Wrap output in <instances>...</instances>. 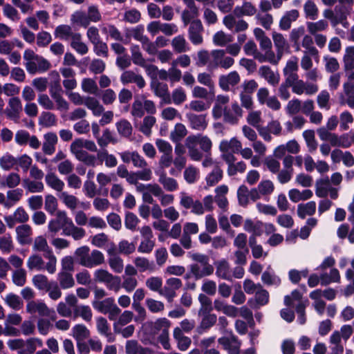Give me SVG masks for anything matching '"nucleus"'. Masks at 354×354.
I'll return each mask as SVG.
<instances>
[{
    "label": "nucleus",
    "instance_id": "1",
    "mask_svg": "<svg viewBox=\"0 0 354 354\" xmlns=\"http://www.w3.org/2000/svg\"><path fill=\"white\" fill-rule=\"evenodd\" d=\"M206 114L196 115L192 113H186V118L189 122V127L192 129L198 131H203L207 127V121L206 120Z\"/></svg>",
    "mask_w": 354,
    "mask_h": 354
},
{
    "label": "nucleus",
    "instance_id": "2",
    "mask_svg": "<svg viewBox=\"0 0 354 354\" xmlns=\"http://www.w3.org/2000/svg\"><path fill=\"white\" fill-rule=\"evenodd\" d=\"M240 82V76L237 71H234L228 75H222L219 77L218 84L220 88L224 91H230V85L234 86Z\"/></svg>",
    "mask_w": 354,
    "mask_h": 354
},
{
    "label": "nucleus",
    "instance_id": "3",
    "mask_svg": "<svg viewBox=\"0 0 354 354\" xmlns=\"http://www.w3.org/2000/svg\"><path fill=\"white\" fill-rule=\"evenodd\" d=\"M50 75L53 78L50 84L49 93L53 100L62 96V88L60 84V76L57 71H53L50 72Z\"/></svg>",
    "mask_w": 354,
    "mask_h": 354
},
{
    "label": "nucleus",
    "instance_id": "4",
    "mask_svg": "<svg viewBox=\"0 0 354 354\" xmlns=\"http://www.w3.org/2000/svg\"><path fill=\"white\" fill-rule=\"evenodd\" d=\"M316 211V203L315 201H309L306 204L300 203L297 206V215L304 219L306 215L313 216Z\"/></svg>",
    "mask_w": 354,
    "mask_h": 354
},
{
    "label": "nucleus",
    "instance_id": "5",
    "mask_svg": "<svg viewBox=\"0 0 354 354\" xmlns=\"http://www.w3.org/2000/svg\"><path fill=\"white\" fill-rule=\"evenodd\" d=\"M260 288L261 289L259 290L256 292L255 300H254L253 299H250L248 301V304L250 307H253V305L254 304V303H257L259 306H264L268 303V301H269L268 292L266 290L262 288V287Z\"/></svg>",
    "mask_w": 354,
    "mask_h": 354
},
{
    "label": "nucleus",
    "instance_id": "6",
    "mask_svg": "<svg viewBox=\"0 0 354 354\" xmlns=\"http://www.w3.org/2000/svg\"><path fill=\"white\" fill-rule=\"evenodd\" d=\"M33 285L39 290L49 291L52 288V283L48 282L46 276L44 274H36L32 277Z\"/></svg>",
    "mask_w": 354,
    "mask_h": 354
},
{
    "label": "nucleus",
    "instance_id": "7",
    "mask_svg": "<svg viewBox=\"0 0 354 354\" xmlns=\"http://www.w3.org/2000/svg\"><path fill=\"white\" fill-rule=\"evenodd\" d=\"M72 332L76 342L84 340L90 336L89 330L84 324H79L75 325L72 328Z\"/></svg>",
    "mask_w": 354,
    "mask_h": 354
},
{
    "label": "nucleus",
    "instance_id": "8",
    "mask_svg": "<svg viewBox=\"0 0 354 354\" xmlns=\"http://www.w3.org/2000/svg\"><path fill=\"white\" fill-rule=\"evenodd\" d=\"M118 133L124 138H129L132 134V126L126 119H122L115 124Z\"/></svg>",
    "mask_w": 354,
    "mask_h": 354
},
{
    "label": "nucleus",
    "instance_id": "9",
    "mask_svg": "<svg viewBox=\"0 0 354 354\" xmlns=\"http://www.w3.org/2000/svg\"><path fill=\"white\" fill-rule=\"evenodd\" d=\"M45 180L46 184L51 188L60 192L63 189L64 183L54 173L46 174Z\"/></svg>",
    "mask_w": 354,
    "mask_h": 354
},
{
    "label": "nucleus",
    "instance_id": "10",
    "mask_svg": "<svg viewBox=\"0 0 354 354\" xmlns=\"http://www.w3.org/2000/svg\"><path fill=\"white\" fill-rule=\"evenodd\" d=\"M159 182L167 191L174 192L178 189L177 181L174 178L167 177L165 171L160 175Z\"/></svg>",
    "mask_w": 354,
    "mask_h": 354
},
{
    "label": "nucleus",
    "instance_id": "11",
    "mask_svg": "<svg viewBox=\"0 0 354 354\" xmlns=\"http://www.w3.org/2000/svg\"><path fill=\"white\" fill-rule=\"evenodd\" d=\"M113 303L114 299L112 297H109L101 301H94L93 302V306L100 313L106 314L108 313Z\"/></svg>",
    "mask_w": 354,
    "mask_h": 354
},
{
    "label": "nucleus",
    "instance_id": "12",
    "mask_svg": "<svg viewBox=\"0 0 354 354\" xmlns=\"http://www.w3.org/2000/svg\"><path fill=\"white\" fill-rule=\"evenodd\" d=\"M198 301L201 304V308L199 310V315L201 314H208L213 310L212 301L205 294L201 293L198 295Z\"/></svg>",
    "mask_w": 354,
    "mask_h": 354
},
{
    "label": "nucleus",
    "instance_id": "13",
    "mask_svg": "<svg viewBox=\"0 0 354 354\" xmlns=\"http://www.w3.org/2000/svg\"><path fill=\"white\" fill-rule=\"evenodd\" d=\"M187 131L182 123H177L174 130L171 132L170 138L174 142H178L187 135Z\"/></svg>",
    "mask_w": 354,
    "mask_h": 354
},
{
    "label": "nucleus",
    "instance_id": "14",
    "mask_svg": "<svg viewBox=\"0 0 354 354\" xmlns=\"http://www.w3.org/2000/svg\"><path fill=\"white\" fill-rule=\"evenodd\" d=\"M89 248L86 245L80 247L76 249L75 254L80 257V263L87 268L88 266H91L90 262V257L88 256Z\"/></svg>",
    "mask_w": 354,
    "mask_h": 354
},
{
    "label": "nucleus",
    "instance_id": "15",
    "mask_svg": "<svg viewBox=\"0 0 354 354\" xmlns=\"http://www.w3.org/2000/svg\"><path fill=\"white\" fill-rule=\"evenodd\" d=\"M222 178V169L218 167H216L214 169L206 176L205 180L208 186H214L218 183Z\"/></svg>",
    "mask_w": 354,
    "mask_h": 354
},
{
    "label": "nucleus",
    "instance_id": "16",
    "mask_svg": "<svg viewBox=\"0 0 354 354\" xmlns=\"http://www.w3.org/2000/svg\"><path fill=\"white\" fill-rule=\"evenodd\" d=\"M335 19L333 21V25L336 26L339 24H343V21L347 19V10L344 6H336L335 8Z\"/></svg>",
    "mask_w": 354,
    "mask_h": 354
},
{
    "label": "nucleus",
    "instance_id": "17",
    "mask_svg": "<svg viewBox=\"0 0 354 354\" xmlns=\"http://www.w3.org/2000/svg\"><path fill=\"white\" fill-rule=\"evenodd\" d=\"M131 52L133 64L140 66L142 67L145 66V61L142 57V53L140 51L139 46L136 44H133L131 46Z\"/></svg>",
    "mask_w": 354,
    "mask_h": 354
},
{
    "label": "nucleus",
    "instance_id": "18",
    "mask_svg": "<svg viewBox=\"0 0 354 354\" xmlns=\"http://www.w3.org/2000/svg\"><path fill=\"white\" fill-rule=\"evenodd\" d=\"M39 124L45 127H50L56 124L55 115L50 112H43L39 117Z\"/></svg>",
    "mask_w": 354,
    "mask_h": 354
},
{
    "label": "nucleus",
    "instance_id": "19",
    "mask_svg": "<svg viewBox=\"0 0 354 354\" xmlns=\"http://www.w3.org/2000/svg\"><path fill=\"white\" fill-rule=\"evenodd\" d=\"M203 317L200 324V328L204 330H208L213 326L217 320V317L215 314H201Z\"/></svg>",
    "mask_w": 354,
    "mask_h": 354
},
{
    "label": "nucleus",
    "instance_id": "20",
    "mask_svg": "<svg viewBox=\"0 0 354 354\" xmlns=\"http://www.w3.org/2000/svg\"><path fill=\"white\" fill-rule=\"evenodd\" d=\"M18 241L21 244L26 243L25 239L32 233V229L29 225H21L16 228Z\"/></svg>",
    "mask_w": 354,
    "mask_h": 354
},
{
    "label": "nucleus",
    "instance_id": "21",
    "mask_svg": "<svg viewBox=\"0 0 354 354\" xmlns=\"http://www.w3.org/2000/svg\"><path fill=\"white\" fill-rule=\"evenodd\" d=\"M59 281L62 289L72 288L75 285V281L71 274L68 272H61L59 274Z\"/></svg>",
    "mask_w": 354,
    "mask_h": 354
},
{
    "label": "nucleus",
    "instance_id": "22",
    "mask_svg": "<svg viewBox=\"0 0 354 354\" xmlns=\"http://www.w3.org/2000/svg\"><path fill=\"white\" fill-rule=\"evenodd\" d=\"M261 280L263 283L267 286L274 285L278 286L281 284L280 278L274 274H271L268 270L263 272L261 275Z\"/></svg>",
    "mask_w": 354,
    "mask_h": 354
},
{
    "label": "nucleus",
    "instance_id": "23",
    "mask_svg": "<svg viewBox=\"0 0 354 354\" xmlns=\"http://www.w3.org/2000/svg\"><path fill=\"white\" fill-rule=\"evenodd\" d=\"M330 185L329 178L326 176L325 178H320L316 182V190L315 194L319 198H324L328 194V189L325 187H321V185L328 186Z\"/></svg>",
    "mask_w": 354,
    "mask_h": 354
},
{
    "label": "nucleus",
    "instance_id": "24",
    "mask_svg": "<svg viewBox=\"0 0 354 354\" xmlns=\"http://www.w3.org/2000/svg\"><path fill=\"white\" fill-rule=\"evenodd\" d=\"M304 12L307 18L315 20L318 16V9L312 1H308L304 4Z\"/></svg>",
    "mask_w": 354,
    "mask_h": 354
},
{
    "label": "nucleus",
    "instance_id": "25",
    "mask_svg": "<svg viewBox=\"0 0 354 354\" xmlns=\"http://www.w3.org/2000/svg\"><path fill=\"white\" fill-rule=\"evenodd\" d=\"M71 21L74 24H78L80 26L86 28L89 25V18L82 11H76L71 16Z\"/></svg>",
    "mask_w": 354,
    "mask_h": 354
},
{
    "label": "nucleus",
    "instance_id": "26",
    "mask_svg": "<svg viewBox=\"0 0 354 354\" xmlns=\"http://www.w3.org/2000/svg\"><path fill=\"white\" fill-rule=\"evenodd\" d=\"M20 183V176L17 173H10L6 178L5 181L0 183L1 186L3 187H8L9 188H14L17 187Z\"/></svg>",
    "mask_w": 354,
    "mask_h": 354
},
{
    "label": "nucleus",
    "instance_id": "27",
    "mask_svg": "<svg viewBox=\"0 0 354 354\" xmlns=\"http://www.w3.org/2000/svg\"><path fill=\"white\" fill-rule=\"evenodd\" d=\"M248 188L245 185H241L237 190V198L241 206L246 207L248 204Z\"/></svg>",
    "mask_w": 354,
    "mask_h": 354
},
{
    "label": "nucleus",
    "instance_id": "28",
    "mask_svg": "<svg viewBox=\"0 0 354 354\" xmlns=\"http://www.w3.org/2000/svg\"><path fill=\"white\" fill-rule=\"evenodd\" d=\"M145 189H147L149 192L155 196H160L162 194V190L158 184H148L145 185L144 184L140 183L137 185V190L138 192H143Z\"/></svg>",
    "mask_w": 354,
    "mask_h": 354
},
{
    "label": "nucleus",
    "instance_id": "29",
    "mask_svg": "<svg viewBox=\"0 0 354 354\" xmlns=\"http://www.w3.org/2000/svg\"><path fill=\"white\" fill-rule=\"evenodd\" d=\"M139 221L140 220L134 213L131 212L126 213L124 218V225L126 228L133 231L135 230Z\"/></svg>",
    "mask_w": 354,
    "mask_h": 354
},
{
    "label": "nucleus",
    "instance_id": "30",
    "mask_svg": "<svg viewBox=\"0 0 354 354\" xmlns=\"http://www.w3.org/2000/svg\"><path fill=\"white\" fill-rule=\"evenodd\" d=\"M75 317L80 316L86 322H90L92 319V311L88 306H82L80 308H76L74 310Z\"/></svg>",
    "mask_w": 354,
    "mask_h": 354
},
{
    "label": "nucleus",
    "instance_id": "31",
    "mask_svg": "<svg viewBox=\"0 0 354 354\" xmlns=\"http://www.w3.org/2000/svg\"><path fill=\"white\" fill-rule=\"evenodd\" d=\"M119 252L125 255H129L135 252L136 246L134 243H129L127 240H122L118 244Z\"/></svg>",
    "mask_w": 354,
    "mask_h": 354
},
{
    "label": "nucleus",
    "instance_id": "32",
    "mask_svg": "<svg viewBox=\"0 0 354 354\" xmlns=\"http://www.w3.org/2000/svg\"><path fill=\"white\" fill-rule=\"evenodd\" d=\"M198 170L194 166L190 165L184 171V178L189 184L194 183L196 181Z\"/></svg>",
    "mask_w": 354,
    "mask_h": 354
},
{
    "label": "nucleus",
    "instance_id": "33",
    "mask_svg": "<svg viewBox=\"0 0 354 354\" xmlns=\"http://www.w3.org/2000/svg\"><path fill=\"white\" fill-rule=\"evenodd\" d=\"M328 26V22L324 19H321L317 22H308L307 27L308 31L314 35L317 31L325 30Z\"/></svg>",
    "mask_w": 354,
    "mask_h": 354
},
{
    "label": "nucleus",
    "instance_id": "34",
    "mask_svg": "<svg viewBox=\"0 0 354 354\" xmlns=\"http://www.w3.org/2000/svg\"><path fill=\"white\" fill-rule=\"evenodd\" d=\"M17 164V159L11 154H6L0 159V166L4 170L10 169L14 165Z\"/></svg>",
    "mask_w": 354,
    "mask_h": 354
},
{
    "label": "nucleus",
    "instance_id": "35",
    "mask_svg": "<svg viewBox=\"0 0 354 354\" xmlns=\"http://www.w3.org/2000/svg\"><path fill=\"white\" fill-rule=\"evenodd\" d=\"M141 14L139 10L136 8L127 10L124 12V20L130 24H136L140 21Z\"/></svg>",
    "mask_w": 354,
    "mask_h": 354
},
{
    "label": "nucleus",
    "instance_id": "36",
    "mask_svg": "<svg viewBox=\"0 0 354 354\" xmlns=\"http://www.w3.org/2000/svg\"><path fill=\"white\" fill-rule=\"evenodd\" d=\"M7 304L14 310H19L23 304L19 297L14 293H9L6 296Z\"/></svg>",
    "mask_w": 354,
    "mask_h": 354
},
{
    "label": "nucleus",
    "instance_id": "37",
    "mask_svg": "<svg viewBox=\"0 0 354 354\" xmlns=\"http://www.w3.org/2000/svg\"><path fill=\"white\" fill-rule=\"evenodd\" d=\"M72 35L71 28L68 25H59L55 30V36L62 39H67Z\"/></svg>",
    "mask_w": 354,
    "mask_h": 354
},
{
    "label": "nucleus",
    "instance_id": "38",
    "mask_svg": "<svg viewBox=\"0 0 354 354\" xmlns=\"http://www.w3.org/2000/svg\"><path fill=\"white\" fill-rule=\"evenodd\" d=\"M213 41L216 46H225L227 43L232 41V37L227 38L224 32L220 30L214 34Z\"/></svg>",
    "mask_w": 354,
    "mask_h": 354
},
{
    "label": "nucleus",
    "instance_id": "39",
    "mask_svg": "<svg viewBox=\"0 0 354 354\" xmlns=\"http://www.w3.org/2000/svg\"><path fill=\"white\" fill-rule=\"evenodd\" d=\"M104 257L102 252L97 250H93L91 252V255L90 257V262L89 263L91 266H88L87 268H93L95 266H99L104 263Z\"/></svg>",
    "mask_w": 354,
    "mask_h": 354
},
{
    "label": "nucleus",
    "instance_id": "40",
    "mask_svg": "<svg viewBox=\"0 0 354 354\" xmlns=\"http://www.w3.org/2000/svg\"><path fill=\"white\" fill-rule=\"evenodd\" d=\"M12 241L10 234L0 237V250L3 252H10L12 249Z\"/></svg>",
    "mask_w": 354,
    "mask_h": 354
},
{
    "label": "nucleus",
    "instance_id": "41",
    "mask_svg": "<svg viewBox=\"0 0 354 354\" xmlns=\"http://www.w3.org/2000/svg\"><path fill=\"white\" fill-rule=\"evenodd\" d=\"M52 37L50 34L46 31H41L37 34V44L39 47L47 46L51 41Z\"/></svg>",
    "mask_w": 354,
    "mask_h": 354
},
{
    "label": "nucleus",
    "instance_id": "42",
    "mask_svg": "<svg viewBox=\"0 0 354 354\" xmlns=\"http://www.w3.org/2000/svg\"><path fill=\"white\" fill-rule=\"evenodd\" d=\"M186 41L183 36L178 35L172 40V46L176 52L181 53L186 51Z\"/></svg>",
    "mask_w": 354,
    "mask_h": 354
},
{
    "label": "nucleus",
    "instance_id": "43",
    "mask_svg": "<svg viewBox=\"0 0 354 354\" xmlns=\"http://www.w3.org/2000/svg\"><path fill=\"white\" fill-rule=\"evenodd\" d=\"M95 280L101 283H107L112 279L113 274L104 269H98L94 273Z\"/></svg>",
    "mask_w": 354,
    "mask_h": 354
},
{
    "label": "nucleus",
    "instance_id": "44",
    "mask_svg": "<svg viewBox=\"0 0 354 354\" xmlns=\"http://www.w3.org/2000/svg\"><path fill=\"white\" fill-rule=\"evenodd\" d=\"M107 222L109 225L115 230L121 229L122 223L120 216L115 213H110L106 216Z\"/></svg>",
    "mask_w": 354,
    "mask_h": 354
},
{
    "label": "nucleus",
    "instance_id": "45",
    "mask_svg": "<svg viewBox=\"0 0 354 354\" xmlns=\"http://www.w3.org/2000/svg\"><path fill=\"white\" fill-rule=\"evenodd\" d=\"M57 202L56 198L51 194L47 195L45 198V209L48 213L53 214L57 209Z\"/></svg>",
    "mask_w": 354,
    "mask_h": 354
},
{
    "label": "nucleus",
    "instance_id": "46",
    "mask_svg": "<svg viewBox=\"0 0 354 354\" xmlns=\"http://www.w3.org/2000/svg\"><path fill=\"white\" fill-rule=\"evenodd\" d=\"M146 304L151 313H158L164 310V304L151 298L146 300Z\"/></svg>",
    "mask_w": 354,
    "mask_h": 354
},
{
    "label": "nucleus",
    "instance_id": "47",
    "mask_svg": "<svg viewBox=\"0 0 354 354\" xmlns=\"http://www.w3.org/2000/svg\"><path fill=\"white\" fill-rule=\"evenodd\" d=\"M247 235L244 233H239L234 240V246L240 250H245L246 253L249 252V249L246 247Z\"/></svg>",
    "mask_w": 354,
    "mask_h": 354
},
{
    "label": "nucleus",
    "instance_id": "48",
    "mask_svg": "<svg viewBox=\"0 0 354 354\" xmlns=\"http://www.w3.org/2000/svg\"><path fill=\"white\" fill-rule=\"evenodd\" d=\"M228 263L225 259L221 261L218 262L217 266H216V274L217 276L221 277L224 279H230L229 277L227 276V273L228 271Z\"/></svg>",
    "mask_w": 354,
    "mask_h": 354
},
{
    "label": "nucleus",
    "instance_id": "49",
    "mask_svg": "<svg viewBox=\"0 0 354 354\" xmlns=\"http://www.w3.org/2000/svg\"><path fill=\"white\" fill-rule=\"evenodd\" d=\"M146 285L152 291H160L162 281L160 277H151L147 280Z\"/></svg>",
    "mask_w": 354,
    "mask_h": 354
},
{
    "label": "nucleus",
    "instance_id": "50",
    "mask_svg": "<svg viewBox=\"0 0 354 354\" xmlns=\"http://www.w3.org/2000/svg\"><path fill=\"white\" fill-rule=\"evenodd\" d=\"M258 188H259V192L262 195H266V194H271L274 191V187L271 180H266L261 181L259 184Z\"/></svg>",
    "mask_w": 354,
    "mask_h": 354
},
{
    "label": "nucleus",
    "instance_id": "51",
    "mask_svg": "<svg viewBox=\"0 0 354 354\" xmlns=\"http://www.w3.org/2000/svg\"><path fill=\"white\" fill-rule=\"evenodd\" d=\"M12 281L17 286H23L26 283V272L24 269L15 271Z\"/></svg>",
    "mask_w": 354,
    "mask_h": 354
},
{
    "label": "nucleus",
    "instance_id": "52",
    "mask_svg": "<svg viewBox=\"0 0 354 354\" xmlns=\"http://www.w3.org/2000/svg\"><path fill=\"white\" fill-rule=\"evenodd\" d=\"M172 100L175 104H180L186 100V94L181 87L173 91Z\"/></svg>",
    "mask_w": 354,
    "mask_h": 354
},
{
    "label": "nucleus",
    "instance_id": "53",
    "mask_svg": "<svg viewBox=\"0 0 354 354\" xmlns=\"http://www.w3.org/2000/svg\"><path fill=\"white\" fill-rule=\"evenodd\" d=\"M82 88L85 92L93 93L97 89V86L93 80L84 78L82 82Z\"/></svg>",
    "mask_w": 354,
    "mask_h": 354
},
{
    "label": "nucleus",
    "instance_id": "54",
    "mask_svg": "<svg viewBox=\"0 0 354 354\" xmlns=\"http://www.w3.org/2000/svg\"><path fill=\"white\" fill-rule=\"evenodd\" d=\"M94 52L98 56L108 57V46L106 43L99 40L94 43Z\"/></svg>",
    "mask_w": 354,
    "mask_h": 354
},
{
    "label": "nucleus",
    "instance_id": "55",
    "mask_svg": "<svg viewBox=\"0 0 354 354\" xmlns=\"http://www.w3.org/2000/svg\"><path fill=\"white\" fill-rule=\"evenodd\" d=\"M272 39L276 48H277L278 53L282 52L286 46V39L281 33L273 32Z\"/></svg>",
    "mask_w": 354,
    "mask_h": 354
},
{
    "label": "nucleus",
    "instance_id": "56",
    "mask_svg": "<svg viewBox=\"0 0 354 354\" xmlns=\"http://www.w3.org/2000/svg\"><path fill=\"white\" fill-rule=\"evenodd\" d=\"M24 183L27 185V188L31 193L41 192L44 189V185L41 181H30L28 179H26L24 180Z\"/></svg>",
    "mask_w": 354,
    "mask_h": 354
},
{
    "label": "nucleus",
    "instance_id": "57",
    "mask_svg": "<svg viewBox=\"0 0 354 354\" xmlns=\"http://www.w3.org/2000/svg\"><path fill=\"white\" fill-rule=\"evenodd\" d=\"M105 63L100 59H94L90 66V70L95 74L102 73L105 69Z\"/></svg>",
    "mask_w": 354,
    "mask_h": 354
},
{
    "label": "nucleus",
    "instance_id": "58",
    "mask_svg": "<svg viewBox=\"0 0 354 354\" xmlns=\"http://www.w3.org/2000/svg\"><path fill=\"white\" fill-rule=\"evenodd\" d=\"M238 342V337L230 332V337H221L218 338V342L223 346L225 349H230V346L232 342L236 343Z\"/></svg>",
    "mask_w": 354,
    "mask_h": 354
},
{
    "label": "nucleus",
    "instance_id": "59",
    "mask_svg": "<svg viewBox=\"0 0 354 354\" xmlns=\"http://www.w3.org/2000/svg\"><path fill=\"white\" fill-rule=\"evenodd\" d=\"M56 219L59 221V223L62 225V228H64L67 225H68L71 227V226L73 225V224L72 220L67 216L65 211H58L57 212Z\"/></svg>",
    "mask_w": 354,
    "mask_h": 354
},
{
    "label": "nucleus",
    "instance_id": "60",
    "mask_svg": "<svg viewBox=\"0 0 354 354\" xmlns=\"http://www.w3.org/2000/svg\"><path fill=\"white\" fill-rule=\"evenodd\" d=\"M56 219L59 221V223L62 225V228H64L67 225H68L71 227V226L73 225V224L72 220L67 216L65 211H58L57 212Z\"/></svg>",
    "mask_w": 354,
    "mask_h": 354
},
{
    "label": "nucleus",
    "instance_id": "61",
    "mask_svg": "<svg viewBox=\"0 0 354 354\" xmlns=\"http://www.w3.org/2000/svg\"><path fill=\"white\" fill-rule=\"evenodd\" d=\"M109 263L110 267L117 273H120L123 270V261L119 257L110 258Z\"/></svg>",
    "mask_w": 354,
    "mask_h": 354
},
{
    "label": "nucleus",
    "instance_id": "62",
    "mask_svg": "<svg viewBox=\"0 0 354 354\" xmlns=\"http://www.w3.org/2000/svg\"><path fill=\"white\" fill-rule=\"evenodd\" d=\"M201 289L208 295H214L216 292V282L212 280H207L203 283Z\"/></svg>",
    "mask_w": 354,
    "mask_h": 354
},
{
    "label": "nucleus",
    "instance_id": "63",
    "mask_svg": "<svg viewBox=\"0 0 354 354\" xmlns=\"http://www.w3.org/2000/svg\"><path fill=\"white\" fill-rule=\"evenodd\" d=\"M277 223L283 227L290 228L294 225V221L288 214H281L277 217Z\"/></svg>",
    "mask_w": 354,
    "mask_h": 354
},
{
    "label": "nucleus",
    "instance_id": "64",
    "mask_svg": "<svg viewBox=\"0 0 354 354\" xmlns=\"http://www.w3.org/2000/svg\"><path fill=\"white\" fill-rule=\"evenodd\" d=\"M62 196L64 203L68 208L74 209L76 207L77 198L75 196L69 195L66 192H62Z\"/></svg>",
    "mask_w": 354,
    "mask_h": 354
}]
</instances>
